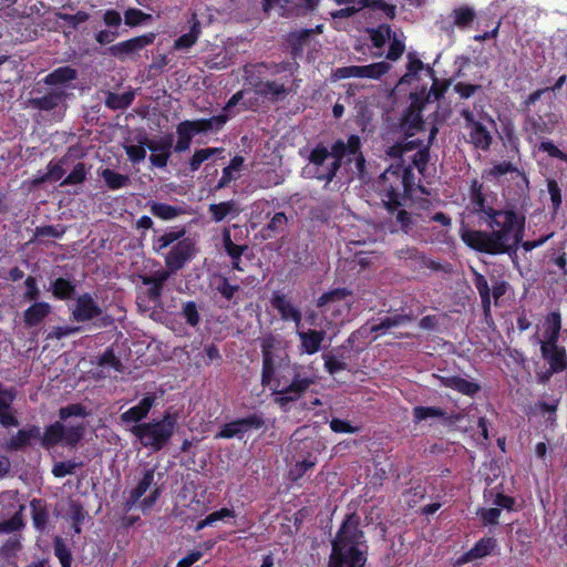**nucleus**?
I'll list each match as a JSON object with an SVG mask.
<instances>
[{
  "label": "nucleus",
  "instance_id": "nucleus-37",
  "mask_svg": "<svg viewBox=\"0 0 567 567\" xmlns=\"http://www.w3.org/2000/svg\"><path fill=\"white\" fill-rule=\"evenodd\" d=\"M406 58V73L400 79V84L410 83L416 78L417 73L424 69H426L429 73H433V69L430 65H425L415 52H409Z\"/></svg>",
  "mask_w": 567,
  "mask_h": 567
},
{
  "label": "nucleus",
  "instance_id": "nucleus-4",
  "mask_svg": "<svg viewBox=\"0 0 567 567\" xmlns=\"http://www.w3.org/2000/svg\"><path fill=\"white\" fill-rule=\"evenodd\" d=\"M414 186V173L411 165H391L377 183L378 193L385 209L390 214L396 212L395 219L404 233L411 230L412 216L405 209H400L411 196Z\"/></svg>",
  "mask_w": 567,
  "mask_h": 567
},
{
  "label": "nucleus",
  "instance_id": "nucleus-34",
  "mask_svg": "<svg viewBox=\"0 0 567 567\" xmlns=\"http://www.w3.org/2000/svg\"><path fill=\"white\" fill-rule=\"evenodd\" d=\"M229 116L226 113H220L208 118L192 120L198 134L217 133L223 130L228 122Z\"/></svg>",
  "mask_w": 567,
  "mask_h": 567
},
{
  "label": "nucleus",
  "instance_id": "nucleus-26",
  "mask_svg": "<svg viewBox=\"0 0 567 567\" xmlns=\"http://www.w3.org/2000/svg\"><path fill=\"white\" fill-rule=\"evenodd\" d=\"M187 230L185 226L171 227L164 234L153 239L152 248L157 255H162L163 250L167 249L173 244L175 245L179 240L187 238Z\"/></svg>",
  "mask_w": 567,
  "mask_h": 567
},
{
  "label": "nucleus",
  "instance_id": "nucleus-49",
  "mask_svg": "<svg viewBox=\"0 0 567 567\" xmlns=\"http://www.w3.org/2000/svg\"><path fill=\"white\" fill-rule=\"evenodd\" d=\"M91 166L83 162L76 163L68 176L61 182V186L79 185L86 181Z\"/></svg>",
  "mask_w": 567,
  "mask_h": 567
},
{
  "label": "nucleus",
  "instance_id": "nucleus-27",
  "mask_svg": "<svg viewBox=\"0 0 567 567\" xmlns=\"http://www.w3.org/2000/svg\"><path fill=\"white\" fill-rule=\"evenodd\" d=\"M177 141L174 144L175 153H184L190 148L192 141L198 134L192 120H185L176 126Z\"/></svg>",
  "mask_w": 567,
  "mask_h": 567
},
{
  "label": "nucleus",
  "instance_id": "nucleus-7",
  "mask_svg": "<svg viewBox=\"0 0 567 567\" xmlns=\"http://www.w3.org/2000/svg\"><path fill=\"white\" fill-rule=\"evenodd\" d=\"M177 421L178 414L167 410L164 412L162 419L140 423L132 429V432L145 447L158 452L164 449L172 439L177 426Z\"/></svg>",
  "mask_w": 567,
  "mask_h": 567
},
{
  "label": "nucleus",
  "instance_id": "nucleus-5",
  "mask_svg": "<svg viewBox=\"0 0 567 567\" xmlns=\"http://www.w3.org/2000/svg\"><path fill=\"white\" fill-rule=\"evenodd\" d=\"M344 151L342 138H337L330 146L320 141L308 150L301 148L299 155L307 161L302 175L323 183V188L328 189L343 165Z\"/></svg>",
  "mask_w": 567,
  "mask_h": 567
},
{
  "label": "nucleus",
  "instance_id": "nucleus-21",
  "mask_svg": "<svg viewBox=\"0 0 567 567\" xmlns=\"http://www.w3.org/2000/svg\"><path fill=\"white\" fill-rule=\"evenodd\" d=\"M17 398L14 388H4L0 383V424L4 427L17 426V416L11 412V405Z\"/></svg>",
  "mask_w": 567,
  "mask_h": 567
},
{
  "label": "nucleus",
  "instance_id": "nucleus-29",
  "mask_svg": "<svg viewBox=\"0 0 567 567\" xmlns=\"http://www.w3.org/2000/svg\"><path fill=\"white\" fill-rule=\"evenodd\" d=\"M298 337L301 342V351L311 355L320 350L326 332L323 330L309 329L307 331H299Z\"/></svg>",
  "mask_w": 567,
  "mask_h": 567
},
{
  "label": "nucleus",
  "instance_id": "nucleus-15",
  "mask_svg": "<svg viewBox=\"0 0 567 567\" xmlns=\"http://www.w3.org/2000/svg\"><path fill=\"white\" fill-rule=\"evenodd\" d=\"M412 414L415 423L436 417L441 420L442 425L449 427L456 425L463 419L460 412L452 411L447 413L440 406L417 405L413 408Z\"/></svg>",
  "mask_w": 567,
  "mask_h": 567
},
{
  "label": "nucleus",
  "instance_id": "nucleus-14",
  "mask_svg": "<svg viewBox=\"0 0 567 567\" xmlns=\"http://www.w3.org/2000/svg\"><path fill=\"white\" fill-rule=\"evenodd\" d=\"M71 309V318L76 322H86L99 318L103 313V309L92 297L91 293L84 292L79 295Z\"/></svg>",
  "mask_w": 567,
  "mask_h": 567
},
{
  "label": "nucleus",
  "instance_id": "nucleus-24",
  "mask_svg": "<svg viewBox=\"0 0 567 567\" xmlns=\"http://www.w3.org/2000/svg\"><path fill=\"white\" fill-rule=\"evenodd\" d=\"M32 303L23 311V322L28 328L40 326L51 313L52 307L47 301H31Z\"/></svg>",
  "mask_w": 567,
  "mask_h": 567
},
{
  "label": "nucleus",
  "instance_id": "nucleus-18",
  "mask_svg": "<svg viewBox=\"0 0 567 567\" xmlns=\"http://www.w3.org/2000/svg\"><path fill=\"white\" fill-rule=\"evenodd\" d=\"M343 145L346 148L343 164H350L353 161L358 174L362 175L365 172V157L362 152L360 136L357 134L349 135L347 141L343 140Z\"/></svg>",
  "mask_w": 567,
  "mask_h": 567
},
{
  "label": "nucleus",
  "instance_id": "nucleus-2",
  "mask_svg": "<svg viewBox=\"0 0 567 567\" xmlns=\"http://www.w3.org/2000/svg\"><path fill=\"white\" fill-rule=\"evenodd\" d=\"M482 220L491 231L463 228L462 241L471 249L497 256L516 250L523 240L526 217L515 206L503 209L491 208Z\"/></svg>",
  "mask_w": 567,
  "mask_h": 567
},
{
  "label": "nucleus",
  "instance_id": "nucleus-12",
  "mask_svg": "<svg viewBox=\"0 0 567 567\" xmlns=\"http://www.w3.org/2000/svg\"><path fill=\"white\" fill-rule=\"evenodd\" d=\"M390 70V64L386 62H377L367 65H349L338 68L334 71V78L338 80L360 78L378 80Z\"/></svg>",
  "mask_w": 567,
  "mask_h": 567
},
{
  "label": "nucleus",
  "instance_id": "nucleus-64",
  "mask_svg": "<svg viewBox=\"0 0 567 567\" xmlns=\"http://www.w3.org/2000/svg\"><path fill=\"white\" fill-rule=\"evenodd\" d=\"M97 364L100 367H112L115 371L122 372L123 364L121 360L116 357L113 347H109L99 357Z\"/></svg>",
  "mask_w": 567,
  "mask_h": 567
},
{
  "label": "nucleus",
  "instance_id": "nucleus-13",
  "mask_svg": "<svg viewBox=\"0 0 567 567\" xmlns=\"http://www.w3.org/2000/svg\"><path fill=\"white\" fill-rule=\"evenodd\" d=\"M461 116L464 118L466 127L470 130V142L474 147L482 151L489 150L493 137L486 126L475 120L474 113L468 107L461 111Z\"/></svg>",
  "mask_w": 567,
  "mask_h": 567
},
{
  "label": "nucleus",
  "instance_id": "nucleus-62",
  "mask_svg": "<svg viewBox=\"0 0 567 567\" xmlns=\"http://www.w3.org/2000/svg\"><path fill=\"white\" fill-rule=\"evenodd\" d=\"M54 555L59 558L62 567H71L72 554L61 537H55L53 543Z\"/></svg>",
  "mask_w": 567,
  "mask_h": 567
},
{
  "label": "nucleus",
  "instance_id": "nucleus-57",
  "mask_svg": "<svg viewBox=\"0 0 567 567\" xmlns=\"http://www.w3.org/2000/svg\"><path fill=\"white\" fill-rule=\"evenodd\" d=\"M66 516L70 518L73 523V528L75 533H80V524L85 518V512L82 506V504L79 501L70 499L69 501V508L66 511Z\"/></svg>",
  "mask_w": 567,
  "mask_h": 567
},
{
  "label": "nucleus",
  "instance_id": "nucleus-22",
  "mask_svg": "<svg viewBox=\"0 0 567 567\" xmlns=\"http://www.w3.org/2000/svg\"><path fill=\"white\" fill-rule=\"evenodd\" d=\"M155 393H147L136 405L130 408L121 414V421L124 423H136L140 424L144 420L156 402Z\"/></svg>",
  "mask_w": 567,
  "mask_h": 567
},
{
  "label": "nucleus",
  "instance_id": "nucleus-47",
  "mask_svg": "<svg viewBox=\"0 0 567 567\" xmlns=\"http://www.w3.org/2000/svg\"><path fill=\"white\" fill-rule=\"evenodd\" d=\"M245 158L241 155H236L230 159V163L223 168L221 177L218 181L216 188L221 189L235 179L233 173L239 171L244 165Z\"/></svg>",
  "mask_w": 567,
  "mask_h": 567
},
{
  "label": "nucleus",
  "instance_id": "nucleus-9",
  "mask_svg": "<svg viewBox=\"0 0 567 567\" xmlns=\"http://www.w3.org/2000/svg\"><path fill=\"white\" fill-rule=\"evenodd\" d=\"M196 251V243L193 238L179 240L164 255L165 268L172 275L176 274L194 259Z\"/></svg>",
  "mask_w": 567,
  "mask_h": 567
},
{
  "label": "nucleus",
  "instance_id": "nucleus-53",
  "mask_svg": "<svg viewBox=\"0 0 567 567\" xmlns=\"http://www.w3.org/2000/svg\"><path fill=\"white\" fill-rule=\"evenodd\" d=\"M401 252L404 254L406 258L416 260L422 267L429 268L433 271H440L443 269L439 261L429 259L423 252L414 247L402 250Z\"/></svg>",
  "mask_w": 567,
  "mask_h": 567
},
{
  "label": "nucleus",
  "instance_id": "nucleus-31",
  "mask_svg": "<svg viewBox=\"0 0 567 567\" xmlns=\"http://www.w3.org/2000/svg\"><path fill=\"white\" fill-rule=\"evenodd\" d=\"M52 296L56 300H73L76 293V285L74 280L64 277H58L50 282Z\"/></svg>",
  "mask_w": 567,
  "mask_h": 567
},
{
  "label": "nucleus",
  "instance_id": "nucleus-32",
  "mask_svg": "<svg viewBox=\"0 0 567 567\" xmlns=\"http://www.w3.org/2000/svg\"><path fill=\"white\" fill-rule=\"evenodd\" d=\"M473 284L480 295L481 306L483 309L484 317H485V319H488L492 317L491 288L488 286V281L484 275L474 270L473 271Z\"/></svg>",
  "mask_w": 567,
  "mask_h": 567
},
{
  "label": "nucleus",
  "instance_id": "nucleus-41",
  "mask_svg": "<svg viewBox=\"0 0 567 567\" xmlns=\"http://www.w3.org/2000/svg\"><path fill=\"white\" fill-rule=\"evenodd\" d=\"M208 212L210 213L212 219L215 223L224 220L229 215L237 216L239 214L237 204L233 199L221 202L218 204H210L208 207Z\"/></svg>",
  "mask_w": 567,
  "mask_h": 567
},
{
  "label": "nucleus",
  "instance_id": "nucleus-25",
  "mask_svg": "<svg viewBox=\"0 0 567 567\" xmlns=\"http://www.w3.org/2000/svg\"><path fill=\"white\" fill-rule=\"evenodd\" d=\"M66 93L63 89H55L42 96L30 99V104L35 110L49 112L63 105Z\"/></svg>",
  "mask_w": 567,
  "mask_h": 567
},
{
  "label": "nucleus",
  "instance_id": "nucleus-36",
  "mask_svg": "<svg viewBox=\"0 0 567 567\" xmlns=\"http://www.w3.org/2000/svg\"><path fill=\"white\" fill-rule=\"evenodd\" d=\"M202 33V25L196 16H193V23L190 30L187 33L179 35L174 41V50L182 51L190 49L198 40Z\"/></svg>",
  "mask_w": 567,
  "mask_h": 567
},
{
  "label": "nucleus",
  "instance_id": "nucleus-33",
  "mask_svg": "<svg viewBox=\"0 0 567 567\" xmlns=\"http://www.w3.org/2000/svg\"><path fill=\"white\" fill-rule=\"evenodd\" d=\"M470 203L473 207V213L482 216H487L488 209L492 206L486 205V197L483 193V184L477 179H473L470 185Z\"/></svg>",
  "mask_w": 567,
  "mask_h": 567
},
{
  "label": "nucleus",
  "instance_id": "nucleus-43",
  "mask_svg": "<svg viewBox=\"0 0 567 567\" xmlns=\"http://www.w3.org/2000/svg\"><path fill=\"white\" fill-rule=\"evenodd\" d=\"M165 282L166 281H161V279H158V284L153 285L152 287H148L146 291L138 295V297H137L138 307L150 305V303H152L154 307L159 306L161 298H162L164 287H165Z\"/></svg>",
  "mask_w": 567,
  "mask_h": 567
},
{
  "label": "nucleus",
  "instance_id": "nucleus-6",
  "mask_svg": "<svg viewBox=\"0 0 567 567\" xmlns=\"http://www.w3.org/2000/svg\"><path fill=\"white\" fill-rule=\"evenodd\" d=\"M359 523L355 514L347 516L332 542L329 567H363L368 547Z\"/></svg>",
  "mask_w": 567,
  "mask_h": 567
},
{
  "label": "nucleus",
  "instance_id": "nucleus-48",
  "mask_svg": "<svg viewBox=\"0 0 567 567\" xmlns=\"http://www.w3.org/2000/svg\"><path fill=\"white\" fill-rule=\"evenodd\" d=\"M288 218L285 213L279 212L276 213L272 218L269 220L267 225H265L261 229V234L264 238H272L275 235L284 231L287 226Z\"/></svg>",
  "mask_w": 567,
  "mask_h": 567
},
{
  "label": "nucleus",
  "instance_id": "nucleus-28",
  "mask_svg": "<svg viewBox=\"0 0 567 567\" xmlns=\"http://www.w3.org/2000/svg\"><path fill=\"white\" fill-rule=\"evenodd\" d=\"M33 441L40 442V427L38 425H29L20 429L16 435L9 441V447L16 451L30 446Z\"/></svg>",
  "mask_w": 567,
  "mask_h": 567
},
{
  "label": "nucleus",
  "instance_id": "nucleus-54",
  "mask_svg": "<svg viewBox=\"0 0 567 567\" xmlns=\"http://www.w3.org/2000/svg\"><path fill=\"white\" fill-rule=\"evenodd\" d=\"M370 40L374 48L381 49L385 42L391 38L392 29L389 24L382 23L378 28L368 30Z\"/></svg>",
  "mask_w": 567,
  "mask_h": 567
},
{
  "label": "nucleus",
  "instance_id": "nucleus-40",
  "mask_svg": "<svg viewBox=\"0 0 567 567\" xmlns=\"http://www.w3.org/2000/svg\"><path fill=\"white\" fill-rule=\"evenodd\" d=\"M78 72L71 66H60L50 72L43 79V82L48 85H60L69 83L76 79Z\"/></svg>",
  "mask_w": 567,
  "mask_h": 567
},
{
  "label": "nucleus",
  "instance_id": "nucleus-58",
  "mask_svg": "<svg viewBox=\"0 0 567 567\" xmlns=\"http://www.w3.org/2000/svg\"><path fill=\"white\" fill-rule=\"evenodd\" d=\"M152 20V16L137 8H128L124 12V23L131 28L141 25Z\"/></svg>",
  "mask_w": 567,
  "mask_h": 567
},
{
  "label": "nucleus",
  "instance_id": "nucleus-16",
  "mask_svg": "<svg viewBox=\"0 0 567 567\" xmlns=\"http://www.w3.org/2000/svg\"><path fill=\"white\" fill-rule=\"evenodd\" d=\"M558 122L559 117L556 113L550 111L544 113L538 112L527 115L526 128L530 130L536 136L544 137L545 135H550L555 131Z\"/></svg>",
  "mask_w": 567,
  "mask_h": 567
},
{
  "label": "nucleus",
  "instance_id": "nucleus-45",
  "mask_svg": "<svg viewBox=\"0 0 567 567\" xmlns=\"http://www.w3.org/2000/svg\"><path fill=\"white\" fill-rule=\"evenodd\" d=\"M101 176L111 190H117L124 188L131 184L128 175L120 174L111 168H104L101 172Z\"/></svg>",
  "mask_w": 567,
  "mask_h": 567
},
{
  "label": "nucleus",
  "instance_id": "nucleus-63",
  "mask_svg": "<svg viewBox=\"0 0 567 567\" xmlns=\"http://www.w3.org/2000/svg\"><path fill=\"white\" fill-rule=\"evenodd\" d=\"M215 289L224 299L230 301L235 293L240 290V286L230 284L229 279L225 276H219Z\"/></svg>",
  "mask_w": 567,
  "mask_h": 567
},
{
  "label": "nucleus",
  "instance_id": "nucleus-10",
  "mask_svg": "<svg viewBox=\"0 0 567 567\" xmlns=\"http://www.w3.org/2000/svg\"><path fill=\"white\" fill-rule=\"evenodd\" d=\"M140 144H145L146 148L152 152L150 162L154 167L164 168L167 166L174 148L173 134H165L158 138H148L146 136L140 140Z\"/></svg>",
  "mask_w": 567,
  "mask_h": 567
},
{
  "label": "nucleus",
  "instance_id": "nucleus-44",
  "mask_svg": "<svg viewBox=\"0 0 567 567\" xmlns=\"http://www.w3.org/2000/svg\"><path fill=\"white\" fill-rule=\"evenodd\" d=\"M165 282L166 281H161V279H158V284L153 285L152 287H148L146 291L138 295V297H137L138 307L150 305V303H152L154 307L159 306L161 298H162L164 287H165Z\"/></svg>",
  "mask_w": 567,
  "mask_h": 567
},
{
  "label": "nucleus",
  "instance_id": "nucleus-60",
  "mask_svg": "<svg viewBox=\"0 0 567 567\" xmlns=\"http://www.w3.org/2000/svg\"><path fill=\"white\" fill-rule=\"evenodd\" d=\"M351 295V291L347 288H336L330 291L323 292L317 300V306L319 308L327 306L333 301L344 300L348 296Z\"/></svg>",
  "mask_w": 567,
  "mask_h": 567
},
{
  "label": "nucleus",
  "instance_id": "nucleus-50",
  "mask_svg": "<svg viewBox=\"0 0 567 567\" xmlns=\"http://www.w3.org/2000/svg\"><path fill=\"white\" fill-rule=\"evenodd\" d=\"M221 240H223L224 250L229 258L236 257V256H243V255H245L246 251L249 250L248 245H237L233 241L229 228L223 229Z\"/></svg>",
  "mask_w": 567,
  "mask_h": 567
},
{
  "label": "nucleus",
  "instance_id": "nucleus-17",
  "mask_svg": "<svg viewBox=\"0 0 567 567\" xmlns=\"http://www.w3.org/2000/svg\"><path fill=\"white\" fill-rule=\"evenodd\" d=\"M271 307L278 311L280 319L285 322L291 321L298 328L302 321V312L296 307L286 295L275 291L270 298Z\"/></svg>",
  "mask_w": 567,
  "mask_h": 567
},
{
  "label": "nucleus",
  "instance_id": "nucleus-39",
  "mask_svg": "<svg viewBox=\"0 0 567 567\" xmlns=\"http://www.w3.org/2000/svg\"><path fill=\"white\" fill-rule=\"evenodd\" d=\"M150 212L153 216L162 220H172L185 214V209L181 206H173L166 203L158 202L151 203Z\"/></svg>",
  "mask_w": 567,
  "mask_h": 567
},
{
  "label": "nucleus",
  "instance_id": "nucleus-61",
  "mask_svg": "<svg viewBox=\"0 0 567 567\" xmlns=\"http://www.w3.org/2000/svg\"><path fill=\"white\" fill-rule=\"evenodd\" d=\"M182 316L186 323L193 328L197 327L200 322V315L197 303L193 300L186 301L182 306Z\"/></svg>",
  "mask_w": 567,
  "mask_h": 567
},
{
  "label": "nucleus",
  "instance_id": "nucleus-8",
  "mask_svg": "<svg viewBox=\"0 0 567 567\" xmlns=\"http://www.w3.org/2000/svg\"><path fill=\"white\" fill-rule=\"evenodd\" d=\"M84 433L83 423L64 425L61 421H55L45 426L43 434L40 433V446L44 450H51L58 445L73 449L82 441Z\"/></svg>",
  "mask_w": 567,
  "mask_h": 567
},
{
  "label": "nucleus",
  "instance_id": "nucleus-59",
  "mask_svg": "<svg viewBox=\"0 0 567 567\" xmlns=\"http://www.w3.org/2000/svg\"><path fill=\"white\" fill-rule=\"evenodd\" d=\"M495 547V539L482 538L477 544L466 554L467 559H477L488 555Z\"/></svg>",
  "mask_w": 567,
  "mask_h": 567
},
{
  "label": "nucleus",
  "instance_id": "nucleus-1",
  "mask_svg": "<svg viewBox=\"0 0 567 567\" xmlns=\"http://www.w3.org/2000/svg\"><path fill=\"white\" fill-rule=\"evenodd\" d=\"M276 339L268 336L261 342V385L272 390L274 402L281 409L300 400L309 388L315 384V378L306 368L291 362L289 355H276L274 353Z\"/></svg>",
  "mask_w": 567,
  "mask_h": 567
},
{
  "label": "nucleus",
  "instance_id": "nucleus-52",
  "mask_svg": "<svg viewBox=\"0 0 567 567\" xmlns=\"http://www.w3.org/2000/svg\"><path fill=\"white\" fill-rule=\"evenodd\" d=\"M65 233V227L62 225H45L35 227L33 237L30 239V243H34L39 240L42 243V238L52 237V238H62Z\"/></svg>",
  "mask_w": 567,
  "mask_h": 567
},
{
  "label": "nucleus",
  "instance_id": "nucleus-20",
  "mask_svg": "<svg viewBox=\"0 0 567 567\" xmlns=\"http://www.w3.org/2000/svg\"><path fill=\"white\" fill-rule=\"evenodd\" d=\"M436 378L441 386L471 398L475 396L482 389L478 382L466 380L461 375H436Z\"/></svg>",
  "mask_w": 567,
  "mask_h": 567
},
{
  "label": "nucleus",
  "instance_id": "nucleus-35",
  "mask_svg": "<svg viewBox=\"0 0 567 567\" xmlns=\"http://www.w3.org/2000/svg\"><path fill=\"white\" fill-rule=\"evenodd\" d=\"M154 480L153 471H147L137 486L133 488L130 493L128 498L124 503V511L130 512L141 499V497L146 493V491L151 487Z\"/></svg>",
  "mask_w": 567,
  "mask_h": 567
},
{
  "label": "nucleus",
  "instance_id": "nucleus-55",
  "mask_svg": "<svg viewBox=\"0 0 567 567\" xmlns=\"http://www.w3.org/2000/svg\"><path fill=\"white\" fill-rule=\"evenodd\" d=\"M134 100V94L131 92L117 94L109 93L105 100V105L111 110H124L127 109Z\"/></svg>",
  "mask_w": 567,
  "mask_h": 567
},
{
  "label": "nucleus",
  "instance_id": "nucleus-11",
  "mask_svg": "<svg viewBox=\"0 0 567 567\" xmlns=\"http://www.w3.org/2000/svg\"><path fill=\"white\" fill-rule=\"evenodd\" d=\"M156 33L147 32L142 35L118 42L109 48V53L120 61L133 59L135 54L154 43Z\"/></svg>",
  "mask_w": 567,
  "mask_h": 567
},
{
  "label": "nucleus",
  "instance_id": "nucleus-42",
  "mask_svg": "<svg viewBox=\"0 0 567 567\" xmlns=\"http://www.w3.org/2000/svg\"><path fill=\"white\" fill-rule=\"evenodd\" d=\"M423 126V118L420 112L410 110L406 107L404 110L402 118H401V127L408 136L414 135V133L421 130Z\"/></svg>",
  "mask_w": 567,
  "mask_h": 567
},
{
  "label": "nucleus",
  "instance_id": "nucleus-30",
  "mask_svg": "<svg viewBox=\"0 0 567 567\" xmlns=\"http://www.w3.org/2000/svg\"><path fill=\"white\" fill-rule=\"evenodd\" d=\"M311 33L312 30L302 29L300 31L290 32L287 35L288 50L293 60L292 62H297L296 60L302 56L305 47L309 42Z\"/></svg>",
  "mask_w": 567,
  "mask_h": 567
},
{
  "label": "nucleus",
  "instance_id": "nucleus-56",
  "mask_svg": "<svg viewBox=\"0 0 567 567\" xmlns=\"http://www.w3.org/2000/svg\"><path fill=\"white\" fill-rule=\"evenodd\" d=\"M31 509H32V520L33 525L37 529L43 530L48 523V512L45 507L42 505V502L40 499H33L30 503Z\"/></svg>",
  "mask_w": 567,
  "mask_h": 567
},
{
  "label": "nucleus",
  "instance_id": "nucleus-19",
  "mask_svg": "<svg viewBox=\"0 0 567 567\" xmlns=\"http://www.w3.org/2000/svg\"><path fill=\"white\" fill-rule=\"evenodd\" d=\"M543 359L548 363L549 370L542 378L549 379L554 373H561L567 369V352L565 347L540 349Z\"/></svg>",
  "mask_w": 567,
  "mask_h": 567
},
{
  "label": "nucleus",
  "instance_id": "nucleus-38",
  "mask_svg": "<svg viewBox=\"0 0 567 567\" xmlns=\"http://www.w3.org/2000/svg\"><path fill=\"white\" fill-rule=\"evenodd\" d=\"M412 319L413 317L411 315L396 313L394 316L381 319L379 323L371 326L370 331L377 333L378 336H382L386 330L410 322Z\"/></svg>",
  "mask_w": 567,
  "mask_h": 567
},
{
  "label": "nucleus",
  "instance_id": "nucleus-23",
  "mask_svg": "<svg viewBox=\"0 0 567 567\" xmlns=\"http://www.w3.org/2000/svg\"><path fill=\"white\" fill-rule=\"evenodd\" d=\"M84 156L83 148L80 145H72L68 148V152L58 161H51L47 166V177L49 181L58 182L60 181L65 171L63 168L64 165L69 163L70 157L81 158Z\"/></svg>",
  "mask_w": 567,
  "mask_h": 567
},
{
  "label": "nucleus",
  "instance_id": "nucleus-51",
  "mask_svg": "<svg viewBox=\"0 0 567 567\" xmlns=\"http://www.w3.org/2000/svg\"><path fill=\"white\" fill-rule=\"evenodd\" d=\"M454 18L453 24L458 29H466L471 27L475 19V11L467 6L455 8L452 12Z\"/></svg>",
  "mask_w": 567,
  "mask_h": 567
},
{
  "label": "nucleus",
  "instance_id": "nucleus-46",
  "mask_svg": "<svg viewBox=\"0 0 567 567\" xmlns=\"http://www.w3.org/2000/svg\"><path fill=\"white\" fill-rule=\"evenodd\" d=\"M239 430L241 432L243 437L252 431H259L266 425V420L262 413H251L245 417H239Z\"/></svg>",
  "mask_w": 567,
  "mask_h": 567
},
{
  "label": "nucleus",
  "instance_id": "nucleus-3",
  "mask_svg": "<svg viewBox=\"0 0 567 567\" xmlns=\"http://www.w3.org/2000/svg\"><path fill=\"white\" fill-rule=\"evenodd\" d=\"M299 69L298 62H257L246 64L244 73L254 92L270 102L284 101L288 95L296 94L300 80L293 79L290 85L285 79L293 76Z\"/></svg>",
  "mask_w": 567,
  "mask_h": 567
}]
</instances>
